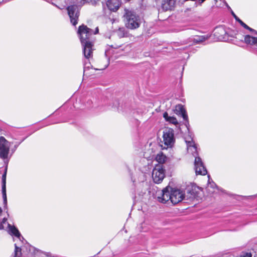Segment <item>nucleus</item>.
I'll use <instances>...</instances> for the list:
<instances>
[{
    "mask_svg": "<svg viewBox=\"0 0 257 257\" xmlns=\"http://www.w3.org/2000/svg\"><path fill=\"white\" fill-rule=\"evenodd\" d=\"M56 7H57V8H58L59 9H60V10H62L63 9V8H59L56 5H55Z\"/></svg>",
    "mask_w": 257,
    "mask_h": 257,
    "instance_id": "30",
    "label": "nucleus"
},
{
    "mask_svg": "<svg viewBox=\"0 0 257 257\" xmlns=\"http://www.w3.org/2000/svg\"><path fill=\"white\" fill-rule=\"evenodd\" d=\"M106 6L110 11L116 12L119 9L120 3L118 0H107Z\"/></svg>",
    "mask_w": 257,
    "mask_h": 257,
    "instance_id": "11",
    "label": "nucleus"
},
{
    "mask_svg": "<svg viewBox=\"0 0 257 257\" xmlns=\"http://www.w3.org/2000/svg\"><path fill=\"white\" fill-rule=\"evenodd\" d=\"M215 33H214L215 35H216L217 31L220 32L221 33H225L224 30L222 28H217L215 30Z\"/></svg>",
    "mask_w": 257,
    "mask_h": 257,
    "instance_id": "24",
    "label": "nucleus"
},
{
    "mask_svg": "<svg viewBox=\"0 0 257 257\" xmlns=\"http://www.w3.org/2000/svg\"><path fill=\"white\" fill-rule=\"evenodd\" d=\"M0 143L3 144L4 145H8L10 147L11 145L13 144V142L8 141L4 137L1 136L0 137Z\"/></svg>",
    "mask_w": 257,
    "mask_h": 257,
    "instance_id": "22",
    "label": "nucleus"
},
{
    "mask_svg": "<svg viewBox=\"0 0 257 257\" xmlns=\"http://www.w3.org/2000/svg\"><path fill=\"white\" fill-rule=\"evenodd\" d=\"M85 67L84 68V73H85V71H86V69H85Z\"/></svg>",
    "mask_w": 257,
    "mask_h": 257,
    "instance_id": "32",
    "label": "nucleus"
},
{
    "mask_svg": "<svg viewBox=\"0 0 257 257\" xmlns=\"http://www.w3.org/2000/svg\"><path fill=\"white\" fill-rule=\"evenodd\" d=\"M163 8L166 10L171 9L175 3L174 0H163Z\"/></svg>",
    "mask_w": 257,
    "mask_h": 257,
    "instance_id": "16",
    "label": "nucleus"
},
{
    "mask_svg": "<svg viewBox=\"0 0 257 257\" xmlns=\"http://www.w3.org/2000/svg\"><path fill=\"white\" fill-rule=\"evenodd\" d=\"M207 38L205 36H195L188 39L189 45H195L205 41Z\"/></svg>",
    "mask_w": 257,
    "mask_h": 257,
    "instance_id": "12",
    "label": "nucleus"
},
{
    "mask_svg": "<svg viewBox=\"0 0 257 257\" xmlns=\"http://www.w3.org/2000/svg\"><path fill=\"white\" fill-rule=\"evenodd\" d=\"M165 169L163 165H156L153 170L152 178L155 183H160L165 177Z\"/></svg>",
    "mask_w": 257,
    "mask_h": 257,
    "instance_id": "8",
    "label": "nucleus"
},
{
    "mask_svg": "<svg viewBox=\"0 0 257 257\" xmlns=\"http://www.w3.org/2000/svg\"><path fill=\"white\" fill-rule=\"evenodd\" d=\"M185 194L183 191L167 186L162 190L160 194L158 196L157 200L164 204L170 201L172 204H176L181 202Z\"/></svg>",
    "mask_w": 257,
    "mask_h": 257,
    "instance_id": "2",
    "label": "nucleus"
},
{
    "mask_svg": "<svg viewBox=\"0 0 257 257\" xmlns=\"http://www.w3.org/2000/svg\"><path fill=\"white\" fill-rule=\"evenodd\" d=\"M116 33L118 37L120 38L127 37V31L126 29L123 27L119 28Z\"/></svg>",
    "mask_w": 257,
    "mask_h": 257,
    "instance_id": "19",
    "label": "nucleus"
},
{
    "mask_svg": "<svg viewBox=\"0 0 257 257\" xmlns=\"http://www.w3.org/2000/svg\"><path fill=\"white\" fill-rule=\"evenodd\" d=\"M107 51H105V54L106 56L107 55Z\"/></svg>",
    "mask_w": 257,
    "mask_h": 257,
    "instance_id": "31",
    "label": "nucleus"
},
{
    "mask_svg": "<svg viewBox=\"0 0 257 257\" xmlns=\"http://www.w3.org/2000/svg\"><path fill=\"white\" fill-rule=\"evenodd\" d=\"M218 39H219V40H221V39H224V37H222V36H219V37H218Z\"/></svg>",
    "mask_w": 257,
    "mask_h": 257,
    "instance_id": "29",
    "label": "nucleus"
},
{
    "mask_svg": "<svg viewBox=\"0 0 257 257\" xmlns=\"http://www.w3.org/2000/svg\"><path fill=\"white\" fill-rule=\"evenodd\" d=\"M45 254H46L48 256L50 257H58L57 256L54 255H51V254L49 252H46L45 253Z\"/></svg>",
    "mask_w": 257,
    "mask_h": 257,
    "instance_id": "25",
    "label": "nucleus"
},
{
    "mask_svg": "<svg viewBox=\"0 0 257 257\" xmlns=\"http://www.w3.org/2000/svg\"><path fill=\"white\" fill-rule=\"evenodd\" d=\"M10 151V147L0 143V168L5 167L4 173L7 175L8 166L10 160L8 158Z\"/></svg>",
    "mask_w": 257,
    "mask_h": 257,
    "instance_id": "6",
    "label": "nucleus"
},
{
    "mask_svg": "<svg viewBox=\"0 0 257 257\" xmlns=\"http://www.w3.org/2000/svg\"><path fill=\"white\" fill-rule=\"evenodd\" d=\"M77 5H72L67 8L70 22L73 26L76 25L78 23L80 14L79 7H81L85 4L95 6L99 3V0H77Z\"/></svg>",
    "mask_w": 257,
    "mask_h": 257,
    "instance_id": "4",
    "label": "nucleus"
},
{
    "mask_svg": "<svg viewBox=\"0 0 257 257\" xmlns=\"http://www.w3.org/2000/svg\"><path fill=\"white\" fill-rule=\"evenodd\" d=\"M208 177L209 178V176H208ZM208 181H210V179H208Z\"/></svg>",
    "mask_w": 257,
    "mask_h": 257,
    "instance_id": "33",
    "label": "nucleus"
},
{
    "mask_svg": "<svg viewBox=\"0 0 257 257\" xmlns=\"http://www.w3.org/2000/svg\"><path fill=\"white\" fill-rule=\"evenodd\" d=\"M24 141V140H22L21 142H17L15 143L14 147L11 150V155L10 157L13 155V154L15 152L16 150L17 149L19 146L21 144V143Z\"/></svg>",
    "mask_w": 257,
    "mask_h": 257,
    "instance_id": "21",
    "label": "nucleus"
},
{
    "mask_svg": "<svg viewBox=\"0 0 257 257\" xmlns=\"http://www.w3.org/2000/svg\"><path fill=\"white\" fill-rule=\"evenodd\" d=\"M155 159L156 161L160 164L159 165H162L166 162L167 158L162 152H160L157 155Z\"/></svg>",
    "mask_w": 257,
    "mask_h": 257,
    "instance_id": "18",
    "label": "nucleus"
},
{
    "mask_svg": "<svg viewBox=\"0 0 257 257\" xmlns=\"http://www.w3.org/2000/svg\"><path fill=\"white\" fill-rule=\"evenodd\" d=\"M163 142L167 147H172L175 142L174 131L171 128H166L163 131Z\"/></svg>",
    "mask_w": 257,
    "mask_h": 257,
    "instance_id": "7",
    "label": "nucleus"
},
{
    "mask_svg": "<svg viewBox=\"0 0 257 257\" xmlns=\"http://www.w3.org/2000/svg\"><path fill=\"white\" fill-rule=\"evenodd\" d=\"M98 27H96L95 31H93L84 25L79 27L78 34L82 46L84 56L87 59H89L92 56L93 41L92 39V35L98 33Z\"/></svg>",
    "mask_w": 257,
    "mask_h": 257,
    "instance_id": "1",
    "label": "nucleus"
},
{
    "mask_svg": "<svg viewBox=\"0 0 257 257\" xmlns=\"http://www.w3.org/2000/svg\"><path fill=\"white\" fill-rule=\"evenodd\" d=\"M9 224L7 222V218L4 217L2 221L0 222V229H3L6 227V225Z\"/></svg>",
    "mask_w": 257,
    "mask_h": 257,
    "instance_id": "23",
    "label": "nucleus"
},
{
    "mask_svg": "<svg viewBox=\"0 0 257 257\" xmlns=\"http://www.w3.org/2000/svg\"><path fill=\"white\" fill-rule=\"evenodd\" d=\"M8 227L9 228L10 233L17 237L20 241L24 240V237L21 235L18 229L15 226H11L10 224H8Z\"/></svg>",
    "mask_w": 257,
    "mask_h": 257,
    "instance_id": "13",
    "label": "nucleus"
},
{
    "mask_svg": "<svg viewBox=\"0 0 257 257\" xmlns=\"http://www.w3.org/2000/svg\"><path fill=\"white\" fill-rule=\"evenodd\" d=\"M185 142L187 145L188 152L192 154L195 157L194 168L196 174L205 175L207 171L201 159L198 157L197 148L195 142L193 141L192 138L190 136L189 138H185Z\"/></svg>",
    "mask_w": 257,
    "mask_h": 257,
    "instance_id": "3",
    "label": "nucleus"
},
{
    "mask_svg": "<svg viewBox=\"0 0 257 257\" xmlns=\"http://www.w3.org/2000/svg\"><path fill=\"white\" fill-rule=\"evenodd\" d=\"M244 41L245 43L249 45L251 48L254 51H257V38L249 35L244 36Z\"/></svg>",
    "mask_w": 257,
    "mask_h": 257,
    "instance_id": "10",
    "label": "nucleus"
},
{
    "mask_svg": "<svg viewBox=\"0 0 257 257\" xmlns=\"http://www.w3.org/2000/svg\"><path fill=\"white\" fill-rule=\"evenodd\" d=\"M15 254L14 257H21L22 254V250L24 249V248H21V247H18L16 244H15Z\"/></svg>",
    "mask_w": 257,
    "mask_h": 257,
    "instance_id": "20",
    "label": "nucleus"
},
{
    "mask_svg": "<svg viewBox=\"0 0 257 257\" xmlns=\"http://www.w3.org/2000/svg\"><path fill=\"white\" fill-rule=\"evenodd\" d=\"M122 19L125 27L128 29L133 30L139 28L140 26V17L133 10L125 8Z\"/></svg>",
    "mask_w": 257,
    "mask_h": 257,
    "instance_id": "5",
    "label": "nucleus"
},
{
    "mask_svg": "<svg viewBox=\"0 0 257 257\" xmlns=\"http://www.w3.org/2000/svg\"><path fill=\"white\" fill-rule=\"evenodd\" d=\"M27 246H28V247H29V251H31V250H34V249H35V248H34L33 247L31 246V245H30L29 244H28L27 245V246H26V247L27 248Z\"/></svg>",
    "mask_w": 257,
    "mask_h": 257,
    "instance_id": "26",
    "label": "nucleus"
},
{
    "mask_svg": "<svg viewBox=\"0 0 257 257\" xmlns=\"http://www.w3.org/2000/svg\"><path fill=\"white\" fill-rule=\"evenodd\" d=\"M6 176V173H4L2 175V194L5 204H7Z\"/></svg>",
    "mask_w": 257,
    "mask_h": 257,
    "instance_id": "14",
    "label": "nucleus"
},
{
    "mask_svg": "<svg viewBox=\"0 0 257 257\" xmlns=\"http://www.w3.org/2000/svg\"><path fill=\"white\" fill-rule=\"evenodd\" d=\"M232 14L234 18L236 20V21H237L241 26H242L244 29H247L249 30L250 32L252 33H254L256 34H257V31H256L255 30L250 28L248 27L247 25H246L244 22H243L241 20H240L235 14L233 12H232Z\"/></svg>",
    "mask_w": 257,
    "mask_h": 257,
    "instance_id": "15",
    "label": "nucleus"
},
{
    "mask_svg": "<svg viewBox=\"0 0 257 257\" xmlns=\"http://www.w3.org/2000/svg\"><path fill=\"white\" fill-rule=\"evenodd\" d=\"M176 113L181 115L183 119L185 121V125L189 131V123L188 115L186 110L182 105H179L176 107Z\"/></svg>",
    "mask_w": 257,
    "mask_h": 257,
    "instance_id": "9",
    "label": "nucleus"
},
{
    "mask_svg": "<svg viewBox=\"0 0 257 257\" xmlns=\"http://www.w3.org/2000/svg\"><path fill=\"white\" fill-rule=\"evenodd\" d=\"M9 0H0V4L2 3H6L8 2Z\"/></svg>",
    "mask_w": 257,
    "mask_h": 257,
    "instance_id": "27",
    "label": "nucleus"
},
{
    "mask_svg": "<svg viewBox=\"0 0 257 257\" xmlns=\"http://www.w3.org/2000/svg\"><path fill=\"white\" fill-rule=\"evenodd\" d=\"M210 186L212 188H214V187H216V185L214 183H213L212 184H210Z\"/></svg>",
    "mask_w": 257,
    "mask_h": 257,
    "instance_id": "28",
    "label": "nucleus"
},
{
    "mask_svg": "<svg viewBox=\"0 0 257 257\" xmlns=\"http://www.w3.org/2000/svg\"><path fill=\"white\" fill-rule=\"evenodd\" d=\"M163 117L165 119L172 124H176L178 123V121L176 117L174 116H169L167 112L163 113Z\"/></svg>",
    "mask_w": 257,
    "mask_h": 257,
    "instance_id": "17",
    "label": "nucleus"
}]
</instances>
